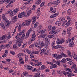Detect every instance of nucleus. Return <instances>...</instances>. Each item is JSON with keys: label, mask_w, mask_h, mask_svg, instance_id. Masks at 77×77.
I'll return each mask as SVG.
<instances>
[{"label": "nucleus", "mask_w": 77, "mask_h": 77, "mask_svg": "<svg viewBox=\"0 0 77 77\" xmlns=\"http://www.w3.org/2000/svg\"><path fill=\"white\" fill-rule=\"evenodd\" d=\"M15 38L17 39L16 42V45H18V46L20 47L22 45V43L23 42V38H20V37L18 35H17Z\"/></svg>", "instance_id": "1"}, {"label": "nucleus", "mask_w": 77, "mask_h": 77, "mask_svg": "<svg viewBox=\"0 0 77 77\" xmlns=\"http://www.w3.org/2000/svg\"><path fill=\"white\" fill-rule=\"evenodd\" d=\"M2 17L3 20H4V21H5V23H6L7 27H8L9 26V24H10L9 21L7 20V18L5 17V15H2Z\"/></svg>", "instance_id": "2"}, {"label": "nucleus", "mask_w": 77, "mask_h": 77, "mask_svg": "<svg viewBox=\"0 0 77 77\" xmlns=\"http://www.w3.org/2000/svg\"><path fill=\"white\" fill-rule=\"evenodd\" d=\"M32 22V21L30 20H25V22H24L22 23V25L23 26H28L30 24V23Z\"/></svg>", "instance_id": "3"}, {"label": "nucleus", "mask_w": 77, "mask_h": 77, "mask_svg": "<svg viewBox=\"0 0 77 77\" xmlns=\"http://www.w3.org/2000/svg\"><path fill=\"white\" fill-rule=\"evenodd\" d=\"M24 55V54L23 53H20L17 55V57H19V61H21L23 60V58H22L21 57L23 56Z\"/></svg>", "instance_id": "4"}, {"label": "nucleus", "mask_w": 77, "mask_h": 77, "mask_svg": "<svg viewBox=\"0 0 77 77\" xmlns=\"http://www.w3.org/2000/svg\"><path fill=\"white\" fill-rule=\"evenodd\" d=\"M30 64H31V65H32V66H39V65L41 66V65L42 64V63L41 62H38V63L36 64L35 63H33L32 62H30Z\"/></svg>", "instance_id": "5"}, {"label": "nucleus", "mask_w": 77, "mask_h": 77, "mask_svg": "<svg viewBox=\"0 0 77 77\" xmlns=\"http://www.w3.org/2000/svg\"><path fill=\"white\" fill-rule=\"evenodd\" d=\"M65 42V40L63 38H62L61 40H57L56 42V43L58 44H62Z\"/></svg>", "instance_id": "6"}, {"label": "nucleus", "mask_w": 77, "mask_h": 77, "mask_svg": "<svg viewBox=\"0 0 77 77\" xmlns=\"http://www.w3.org/2000/svg\"><path fill=\"white\" fill-rule=\"evenodd\" d=\"M8 2L9 4L7 5L6 6V8H9V7H10H10H12V4H13V3H14V2H15V0H12L10 2Z\"/></svg>", "instance_id": "7"}, {"label": "nucleus", "mask_w": 77, "mask_h": 77, "mask_svg": "<svg viewBox=\"0 0 77 77\" xmlns=\"http://www.w3.org/2000/svg\"><path fill=\"white\" fill-rule=\"evenodd\" d=\"M47 37H48L47 35V34H44L43 35L38 36V38L39 39H44L45 38H47Z\"/></svg>", "instance_id": "8"}, {"label": "nucleus", "mask_w": 77, "mask_h": 77, "mask_svg": "<svg viewBox=\"0 0 77 77\" xmlns=\"http://www.w3.org/2000/svg\"><path fill=\"white\" fill-rule=\"evenodd\" d=\"M32 32V28H31L28 31V32L26 34V38H28L29 36V35H30V33H31Z\"/></svg>", "instance_id": "9"}, {"label": "nucleus", "mask_w": 77, "mask_h": 77, "mask_svg": "<svg viewBox=\"0 0 77 77\" xmlns=\"http://www.w3.org/2000/svg\"><path fill=\"white\" fill-rule=\"evenodd\" d=\"M60 2V0H57L53 2V4L55 5V6H57L59 4V3Z\"/></svg>", "instance_id": "10"}, {"label": "nucleus", "mask_w": 77, "mask_h": 77, "mask_svg": "<svg viewBox=\"0 0 77 77\" xmlns=\"http://www.w3.org/2000/svg\"><path fill=\"white\" fill-rule=\"evenodd\" d=\"M45 41L48 44H50V40L49 38H47V37L45 38Z\"/></svg>", "instance_id": "11"}, {"label": "nucleus", "mask_w": 77, "mask_h": 77, "mask_svg": "<svg viewBox=\"0 0 77 77\" xmlns=\"http://www.w3.org/2000/svg\"><path fill=\"white\" fill-rule=\"evenodd\" d=\"M39 17V16H37L35 17H32V20H33V22H35L36 21V20H37L38 18Z\"/></svg>", "instance_id": "12"}, {"label": "nucleus", "mask_w": 77, "mask_h": 77, "mask_svg": "<svg viewBox=\"0 0 77 77\" xmlns=\"http://www.w3.org/2000/svg\"><path fill=\"white\" fill-rule=\"evenodd\" d=\"M40 45H41V47L42 48L44 46V42L43 41H40L39 42Z\"/></svg>", "instance_id": "13"}, {"label": "nucleus", "mask_w": 77, "mask_h": 77, "mask_svg": "<svg viewBox=\"0 0 77 77\" xmlns=\"http://www.w3.org/2000/svg\"><path fill=\"white\" fill-rule=\"evenodd\" d=\"M72 57H73L75 59L77 57V54H76L74 52H72Z\"/></svg>", "instance_id": "14"}, {"label": "nucleus", "mask_w": 77, "mask_h": 77, "mask_svg": "<svg viewBox=\"0 0 77 77\" xmlns=\"http://www.w3.org/2000/svg\"><path fill=\"white\" fill-rule=\"evenodd\" d=\"M32 53H33V54H40V51H32Z\"/></svg>", "instance_id": "15"}, {"label": "nucleus", "mask_w": 77, "mask_h": 77, "mask_svg": "<svg viewBox=\"0 0 77 77\" xmlns=\"http://www.w3.org/2000/svg\"><path fill=\"white\" fill-rule=\"evenodd\" d=\"M40 69H41L40 68H39L38 69L35 68L32 70V72H35V71H38L39 72H40V71H40Z\"/></svg>", "instance_id": "16"}, {"label": "nucleus", "mask_w": 77, "mask_h": 77, "mask_svg": "<svg viewBox=\"0 0 77 77\" xmlns=\"http://www.w3.org/2000/svg\"><path fill=\"white\" fill-rule=\"evenodd\" d=\"M58 33V31L57 30L56 31H52V32H51V35H54V34L57 35Z\"/></svg>", "instance_id": "17"}, {"label": "nucleus", "mask_w": 77, "mask_h": 77, "mask_svg": "<svg viewBox=\"0 0 77 77\" xmlns=\"http://www.w3.org/2000/svg\"><path fill=\"white\" fill-rule=\"evenodd\" d=\"M46 51V50L45 49H43L41 50V51H40V54H42V53L44 54V53H45V51Z\"/></svg>", "instance_id": "18"}, {"label": "nucleus", "mask_w": 77, "mask_h": 77, "mask_svg": "<svg viewBox=\"0 0 77 77\" xmlns=\"http://www.w3.org/2000/svg\"><path fill=\"white\" fill-rule=\"evenodd\" d=\"M24 56L25 59V62H27V61L28 60V55H27V54H25Z\"/></svg>", "instance_id": "19"}, {"label": "nucleus", "mask_w": 77, "mask_h": 77, "mask_svg": "<svg viewBox=\"0 0 77 77\" xmlns=\"http://www.w3.org/2000/svg\"><path fill=\"white\" fill-rule=\"evenodd\" d=\"M0 26L1 27L2 29H5V24H4V23H0Z\"/></svg>", "instance_id": "20"}, {"label": "nucleus", "mask_w": 77, "mask_h": 77, "mask_svg": "<svg viewBox=\"0 0 77 77\" xmlns=\"http://www.w3.org/2000/svg\"><path fill=\"white\" fill-rule=\"evenodd\" d=\"M57 65L55 64H54L50 66V69H53V68H57Z\"/></svg>", "instance_id": "21"}, {"label": "nucleus", "mask_w": 77, "mask_h": 77, "mask_svg": "<svg viewBox=\"0 0 77 77\" xmlns=\"http://www.w3.org/2000/svg\"><path fill=\"white\" fill-rule=\"evenodd\" d=\"M49 51H50V49H48L47 51H46L45 52L44 54H45V55H48V54L49 53Z\"/></svg>", "instance_id": "22"}, {"label": "nucleus", "mask_w": 77, "mask_h": 77, "mask_svg": "<svg viewBox=\"0 0 77 77\" xmlns=\"http://www.w3.org/2000/svg\"><path fill=\"white\" fill-rule=\"evenodd\" d=\"M65 70L66 71H68V72H70L71 73H72V71L69 68H65Z\"/></svg>", "instance_id": "23"}, {"label": "nucleus", "mask_w": 77, "mask_h": 77, "mask_svg": "<svg viewBox=\"0 0 77 77\" xmlns=\"http://www.w3.org/2000/svg\"><path fill=\"white\" fill-rule=\"evenodd\" d=\"M9 14H10V15L11 17H12L13 15H14V14H13L14 13V12L12 11H10L8 12Z\"/></svg>", "instance_id": "24"}, {"label": "nucleus", "mask_w": 77, "mask_h": 77, "mask_svg": "<svg viewBox=\"0 0 77 77\" xmlns=\"http://www.w3.org/2000/svg\"><path fill=\"white\" fill-rule=\"evenodd\" d=\"M6 38V36L5 35H4L2 37H1L0 38V41H2L3 39H5Z\"/></svg>", "instance_id": "25"}, {"label": "nucleus", "mask_w": 77, "mask_h": 77, "mask_svg": "<svg viewBox=\"0 0 77 77\" xmlns=\"http://www.w3.org/2000/svg\"><path fill=\"white\" fill-rule=\"evenodd\" d=\"M53 47V48H54L55 49H57H57H58V48H61V46L57 45L56 46H54V47Z\"/></svg>", "instance_id": "26"}, {"label": "nucleus", "mask_w": 77, "mask_h": 77, "mask_svg": "<svg viewBox=\"0 0 77 77\" xmlns=\"http://www.w3.org/2000/svg\"><path fill=\"white\" fill-rule=\"evenodd\" d=\"M26 67L29 70H32L33 69V67L30 66H27Z\"/></svg>", "instance_id": "27"}, {"label": "nucleus", "mask_w": 77, "mask_h": 77, "mask_svg": "<svg viewBox=\"0 0 77 77\" xmlns=\"http://www.w3.org/2000/svg\"><path fill=\"white\" fill-rule=\"evenodd\" d=\"M48 31H52L53 30L52 29V26L51 25L48 26Z\"/></svg>", "instance_id": "28"}, {"label": "nucleus", "mask_w": 77, "mask_h": 77, "mask_svg": "<svg viewBox=\"0 0 77 77\" xmlns=\"http://www.w3.org/2000/svg\"><path fill=\"white\" fill-rule=\"evenodd\" d=\"M31 61H32V62H34L35 63H36V64H37V63H38L39 62L38 60L34 59H32L31 60Z\"/></svg>", "instance_id": "29"}, {"label": "nucleus", "mask_w": 77, "mask_h": 77, "mask_svg": "<svg viewBox=\"0 0 77 77\" xmlns=\"http://www.w3.org/2000/svg\"><path fill=\"white\" fill-rule=\"evenodd\" d=\"M40 73L37 72L36 73V75H35L33 77H40L39 75H40Z\"/></svg>", "instance_id": "30"}, {"label": "nucleus", "mask_w": 77, "mask_h": 77, "mask_svg": "<svg viewBox=\"0 0 77 77\" xmlns=\"http://www.w3.org/2000/svg\"><path fill=\"white\" fill-rule=\"evenodd\" d=\"M62 55L60 54L58 56H57V57L56 58V59H57V60H58L59 59H60V58H62Z\"/></svg>", "instance_id": "31"}, {"label": "nucleus", "mask_w": 77, "mask_h": 77, "mask_svg": "<svg viewBox=\"0 0 77 77\" xmlns=\"http://www.w3.org/2000/svg\"><path fill=\"white\" fill-rule=\"evenodd\" d=\"M19 11V8H17L16 9H14V12L15 13V14H16V13H17Z\"/></svg>", "instance_id": "32"}, {"label": "nucleus", "mask_w": 77, "mask_h": 77, "mask_svg": "<svg viewBox=\"0 0 77 77\" xmlns=\"http://www.w3.org/2000/svg\"><path fill=\"white\" fill-rule=\"evenodd\" d=\"M27 42H25L23 43V45L22 46V48H24L25 47L27 46Z\"/></svg>", "instance_id": "33"}, {"label": "nucleus", "mask_w": 77, "mask_h": 77, "mask_svg": "<svg viewBox=\"0 0 77 77\" xmlns=\"http://www.w3.org/2000/svg\"><path fill=\"white\" fill-rule=\"evenodd\" d=\"M55 24L56 25H57V26H60V24H61V23H60V22L59 21H56Z\"/></svg>", "instance_id": "34"}, {"label": "nucleus", "mask_w": 77, "mask_h": 77, "mask_svg": "<svg viewBox=\"0 0 77 77\" xmlns=\"http://www.w3.org/2000/svg\"><path fill=\"white\" fill-rule=\"evenodd\" d=\"M66 60L65 58H63L61 60V62L62 63H66Z\"/></svg>", "instance_id": "35"}, {"label": "nucleus", "mask_w": 77, "mask_h": 77, "mask_svg": "<svg viewBox=\"0 0 77 77\" xmlns=\"http://www.w3.org/2000/svg\"><path fill=\"white\" fill-rule=\"evenodd\" d=\"M67 53L68 55L69 56V57H72V56L71 55V52L69 51H67Z\"/></svg>", "instance_id": "36"}, {"label": "nucleus", "mask_w": 77, "mask_h": 77, "mask_svg": "<svg viewBox=\"0 0 77 77\" xmlns=\"http://www.w3.org/2000/svg\"><path fill=\"white\" fill-rule=\"evenodd\" d=\"M13 21H17V15H16L13 18Z\"/></svg>", "instance_id": "37"}, {"label": "nucleus", "mask_w": 77, "mask_h": 77, "mask_svg": "<svg viewBox=\"0 0 77 77\" xmlns=\"http://www.w3.org/2000/svg\"><path fill=\"white\" fill-rule=\"evenodd\" d=\"M28 73H29L27 72H23V74L24 76H26L27 77L28 76V75H28Z\"/></svg>", "instance_id": "38"}, {"label": "nucleus", "mask_w": 77, "mask_h": 77, "mask_svg": "<svg viewBox=\"0 0 77 77\" xmlns=\"http://www.w3.org/2000/svg\"><path fill=\"white\" fill-rule=\"evenodd\" d=\"M65 18L64 17H63L60 19V21L61 22L63 23V22H64V21H65Z\"/></svg>", "instance_id": "39"}, {"label": "nucleus", "mask_w": 77, "mask_h": 77, "mask_svg": "<svg viewBox=\"0 0 77 77\" xmlns=\"http://www.w3.org/2000/svg\"><path fill=\"white\" fill-rule=\"evenodd\" d=\"M67 14L68 15H71V8H69L68 10Z\"/></svg>", "instance_id": "40"}, {"label": "nucleus", "mask_w": 77, "mask_h": 77, "mask_svg": "<svg viewBox=\"0 0 77 77\" xmlns=\"http://www.w3.org/2000/svg\"><path fill=\"white\" fill-rule=\"evenodd\" d=\"M56 64L57 65H58V66H60V60L57 61Z\"/></svg>", "instance_id": "41"}, {"label": "nucleus", "mask_w": 77, "mask_h": 77, "mask_svg": "<svg viewBox=\"0 0 77 77\" xmlns=\"http://www.w3.org/2000/svg\"><path fill=\"white\" fill-rule=\"evenodd\" d=\"M60 54L63 56V57H67V55L65 54L63 52H61L60 53Z\"/></svg>", "instance_id": "42"}, {"label": "nucleus", "mask_w": 77, "mask_h": 77, "mask_svg": "<svg viewBox=\"0 0 77 77\" xmlns=\"http://www.w3.org/2000/svg\"><path fill=\"white\" fill-rule=\"evenodd\" d=\"M19 33H18L17 34V35L18 36H21V35H22V33H23L24 32V30L22 31L21 32H19Z\"/></svg>", "instance_id": "43"}, {"label": "nucleus", "mask_w": 77, "mask_h": 77, "mask_svg": "<svg viewBox=\"0 0 77 77\" xmlns=\"http://www.w3.org/2000/svg\"><path fill=\"white\" fill-rule=\"evenodd\" d=\"M18 17L20 18H23V16L22 15V14L21 13H20L18 14Z\"/></svg>", "instance_id": "44"}, {"label": "nucleus", "mask_w": 77, "mask_h": 77, "mask_svg": "<svg viewBox=\"0 0 77 77\" xmlns=\"http://www.w3.org/2000/svg\"><path fill=\"white\" fill-rule=\"evenodd\" d=\"M47 68L46 66H45V65H42L41 66V69L42 70V69H45Z\"/></svg>", "instance_id": "45"}, {"label": "nucleus", "mask_w": 77, "mask_h": 77, "mask_svg": "<svg viewBox=\"0 0 77 77\" xmlns=\"http://www.w3.org/2000/svg\"><path fill=\"white\" fill-rule=\"evenodd\" d=\"M13 48L14 50H17V49H18V47L16 45H14L13 46Z\"/></svg>", "instance_id": "46"}, {"label": "nucleus", "mask_w": 77, "mask_h": 77, "mask_svg": "<svg viewBox=\"0 0 77 77\" xmlns=\"http://www.w3.org/2000/svg\"><path fill=\"white\" fill-rule=\"evenodd\" d=\"M38 24H39V23H38V22H37L35 23L34 25V27L35 28H36L37 27V26H38Z\"/></svg>", "instance_id": "47"}, {"label": "nucleus", "mask_w": 77, "mask_h": 77, "mask_svg": "<svg viewBox=\"0 0 77 77\" xmlns=\"http://www.w3.org/2000/svg\"><path fill=\"white\" fill-rule=\"evenodd\" d=\"M54 36V35L53 34H51V35H48V38H50V39H51V38H53Z\"/></svg>", "instance_id": "48"}, {"label": "nucleus", "mask_w": 77, "mask_h": 77, "mask_svg": "<svg viewBox=\"0 0 77 77\" xmlns=\"http://www.w3.org/2000/svg\"><path fill=\"white\" fill-rule=\"evenodd\" d=\"M36 1H37V2H36L35 3L36 5H37V4L39 5V4L41 3V0H36Z\"/></svg>", "instance_id": "49"}, {"label": "nucleus", "mask_w": 77, "mask_h": 77, "mask_svg": "<svg viewBox=\"0 0 77 77\" xmlns=\"http://www.w3.org/2000/svg\"><path fill=\"white\" fill-rule=\"evenodd\" d=\"M48 44L47 43H46L45 44V48H46V49H47L48 48Z\"/></svg>", "instance_id": "50"}, {"label": "nucleus", "mask_w": 77, "mask_h": 77, "mask_svg": "<svg viewBox=\"0 0 77 77\" xmlns=\"http://www.w3.org/2000/svg\"><path fill=\"white\" fill-rule=\"evenodd\" d=\"M32 37L34 38H36V35H35V31H33L32 33Z\"/></svg>", "instance_id": "51"}, {"label": "nucleus", "mask_w": 77, "mask_h": 77, "mask_svg": "<svg viewBox=\"0 0 77 77\" xmlns=\"http://www.w3.org/2000/svg\"><path fill=\"white\" fill-rule=\"evenodd\" d=\"M21 13L22 14V16H23V17H25L26 14V12L23 11L21 12Z\"/></svg>", "instance_id": "52"}, {"label": "nucleus", "mask_w": 77, "mask_h": 77, "mask_svg": "<svg viewBox=\"0 0 77 77\" xmlns=\"http://www.w3.org/2000/svg\"><path fill=\"white\" fill-rule=\"evenodd\" d=\"M69 46L70 47H73L74 46V43L72 42L69 44Z\"/></svg>", "instance_id": "53"}, {"label": "nucleus", "mask_w": 77, "mask_h": 77, "mask_svg": "<svg viewBox=\"0 0 77 77\" xmlns=\"http://www.w3.org/2000/svg\"><path fill=\"white\" fill-rule=\"evenodd\" d=\"M5 9V7H2L0 9V14H1L2 12V11L3 10Z\"/></svg>", "instance_id": "54"}, {"label": "nucleus", "mask_w": 77, "mask_h": 77, "mask_svg": "<svg viewBox=\"0 0 77 77\" xmlns=\"http://www.w3.org/2000/svg\"><path fill=\"white\" fill-rule=\"evenodd\" d=\"M45 31H46V30H45V29L42 30V31H40L41 35H42V34L44 33L45 32Z\"/></svg>", "instance_id": "55"}, {"label": "nucleus", "mask_w": 77, "mask_h": 77, "mask_svg": "<svg viewBox=\"0 0 77 77\" xmlns=\"http://www.w3.org/2000/svg\"><path fill=\"white\" fill-rule=\"evenodd\" d=\"M55 44H56V42H55V41H54V42L51 44L52 47H54V45Z\"/></svg>", "instance_id": "56"}, {"label": "nucleus", "mask_w": 77, "mask_h": 77, "mask_svg": "<svg viewBox=\"0 0 77 77\" xmlns=\"http://www.w3.org/2000/svg\"><path fill=\"white\" fill-rule=\"evenodd\" d=\"M18 30L19 32H21V26H19Z\"/></svg>", "instance_id": "57"}, {"label": "nucleus", "mask_w": 77, "mask_h": 77, "mask_svg": "<svg viewBox=\"0 0 77 77\" xmlns=\"http://www.w3.org/2000/svg\"><path fill=\"white\" fill-rule=\"evenodd\" d=\"M66 31L65 30H64L63 31V33L62 35H66Z\"/></svg>", "instance_id": "58"}, {"label": "nucleus", "mask_w": 77, "mask_h": 77, "mask_svg": "<svg viewBox=\"0 0 77 77\" xmlns=\"http://www.w3.org/2000/svg\"><path fill=\"white\" fill-rule=\"evenodd\" d=\"M30 57L31 59H33V58L34 57V55H33V54L31 53L30 54Z\"/></svg>", "instance_id": "59"}, {"label": "nucleus", "mask_w": 77, "mask_h": 77, "mask_svg": "<svg viewBox=\"0 0 77 77\" xmlns=\"http://www.w3.org/2000/svg\"><path fill=\"white\" fill-rule=\"evenodd\" d=\"M67 75L69 77H71V74L69 72H67Z\"/></svg>", "instance_id": "60"}, {"label": "nucleus", "mask_w": 77, "mask_h": 77, "mask_svg": "<svg viewBox=\"0 0 77 77\" xmlns=\"http://www.w3.org/2000/svg\"><path fill=\"white\" fill-rule=\"evenodd\" d=\"M25 5H27V4H29V5H30V1H28L27 2H26L25 3Z\"/></svg>", "instance_id": "61"}, {"label": "nucleus", "mask_w": 77, "mask_h": 77, "mask_svg": "<svg viewBox=\"0 0 77 77\" xmlns=\"http://www.w3.org/2000/svg\"><path fill=\"white\" fill-rule=\"evenodd\" d=\"M44 4H45V2H43L41 4L40 6V7H42L44 6Z\"/></svg>", "instance_id": "62"}, {"label": "nucleus", "mask_w": 77, "mask_h": 77, "mask_svg": "<svg viewBox=\"0 0 77 77\" xmlns=\"http://www.w3.org/2000/svg\"><path fill=\"white\" fill-rule=\"evenodd\" d=\"M62 73L64 74L65 75H67V72L65 71H63L62 72Z\"/></svg>", "instance_id": "63"}, {"label": "nucleus", "mask_w": 77, "mask_h": 77, "mask_svg": "<svg viewBox=\"0 0 77 77\" xmlns=\"http://www.w3.org/2000/svg\"><path fill=\"white\" fill-rule=\"evenodd\" d=\"M26 52L28 53V54H30L31 51L29 50L28 49H26Z\"/></svg>", "instance_id": "64"}]
</instances>
